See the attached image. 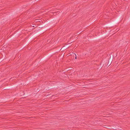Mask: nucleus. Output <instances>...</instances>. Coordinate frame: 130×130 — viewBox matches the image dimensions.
<instances>
[{"label": "nucleus", "instance_id": "f257e3e1", "mask_svg": "<svg viewBox=\"0 0 130 130\" xmlns=\"http://www.w3.org/2000/svg\"><path fill=\"white\" fill-rule=\"evenodd\" d=\"M113 57H114L113 55H111L109 58V59L108 61V63L107 64V66H109L111 64Z\"/></svg>", "mask_w": 130, "mask_h": 130}, {"label": "nucleus", "instance_id": "f03ea898", "mask_svg": "<svg viewBox=\"0 0 130 130\" xmlns=\"http://www.w3.org/2000/svg\"><path fill=\"white\" fill-rule=\"evenodd\" d=\"M66 49V46H64L62 47L61 50H62V51H63Z\"/></svg>", "mask_w": 130, "mask_h": 130}, {"label": "nucleus", "instance_id": "7ed1b4c3", "mask_svg": "<svg viewBox=\"0 0 130 130\" xmlns=\"http://www.w3.org/2000/svg\"><path fill=\"white\" fill-rule=\"evenodd\" d=\"M104 127L106 128H109V129H110V128L109 127V126H106L105 125H104Z\"/></svg>", "mask_w": 130, "mask_h": 130}, {"label": "nucleus", "instance_id": "20e7f679", "mask_svg": "<svg viewBox=\"0 0 130 130\" xmlns=\"http://www.w3.org/2000/svg\"><path fill=\"white\" fill-rule=\"evenodd\" d=\"M58 12V11L56 12H55L54 13H53L54 14V15H55L56 14V13H57Z\"/></svg>", "mask_w": 130, "mask_h": 130}, {"label": "nucleus", "instance_id": "39448f33", "mask_svg": "<svg viewBox=\"0 0 130 130\" xmlns=\"http://www.w3.org/2000/svg\"><path fill=\"white\" fill-rule=\"evenodd\" d=\"M69 47H68V46H66V49L67 48H68Z\"/></svg>", "mask_w": 130, "mask_h": 130}, {"label": "nucleus", "instance_id": "423d86ee", "mask_svg": "<svg viewBox=\"0 0 130 130\" xmlns=\"http://www.w3.org/2000/svg\"><path fill=\"white\" fill-rule=\"evenodd\" d=\"M75 56H76V57H75V59H76L77 58H76V54H75Z\"/></svg>", "mask_w": 130, "mask_h": 130}, {"label": "nucleus", "instance_id": "0eeeda50", "mask_svg": "<svg viewBox=\"0 0 130 130\" xmlns=\"http://www.w3.org/2000/svg\"><path fill=\"white\" fill-rule=\"evenodd\" d=\"M49 41H48H48H47V42L48 43L49 42Z\"/></svg>", "mask_w": 130, "mask_h": 130}]
</instances>
